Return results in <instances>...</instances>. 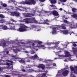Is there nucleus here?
Listing matches in <instances>:
<instances>
[{
	"label": "nucleus",
	"instance_id": "1",
	"mask_svg": "<svg viewBox=\"0 0 77 77\" xmlns=\"http://www.w3.org/2000/svg\"><path fill=\"white\" fill-rule=\"evenodd\" d=\"M24 9H25L26 12H29L31 13H28L27 14L25 13L22 14L23 15H24L25 17H30V16L29 15H32V16H35V11L33 9H31L30 8H24Z\"/></svg>",
	"mask_w": 77,
	"mask_h": 77
},
{
	"label": "nucleus",
	"instance_id": "2",
	"mask_svg": "<svg viewBox=\"0 0 77 77\" xmlns=\"http://www.w3.org/2000/svg\"><path fill=\"white\" fill-rule=\"evenodd\" d=\"M20 26V27L17 29L18 32H26L27 30H30L32 29V27H27L23 24L21 23Z\"/></svg>",
	"mask_w": 77,
	"mask_h": 77
},
{
	"label": "nucleus",
	"instance_id": "3",
	"mask_svg": "<svg viewBox=\"0 0 77 77\" xmlns=\"http://www.w3.org/2000/svg\"><path fill=\"white\" fill-rule=\"evenodd\" d=\"M21 22H25L27 24H29V23H36V21L35 20V18L33 17L31 18L24 19L21 20Z\"/></svg>",
	"mask_w": 77,
	"mask_h": 77
},
{
	"label": "nucleus",
	"instance_id": "4",
	"mask_svg": "<svg viewBox=\"0 0 77 77\" xmlns=\"http://www.w3.org/2000/svg\"><path fill=\"white\" fill-rule=\"evenodd\" d=\"M21 43H16L14 44V46H13V48H16V50L14 49L13 51L14 53H17V51H20V50L21 49V46L20 45Z\"/></svg>",
	"mask_w": 77,
	"mask_h": 77
},
{
	"label": "nucleus",
	"instance_id": "5",
	"mask_svg": "<svg viewBox=\"0 0 77 77\" xmlns=\"http://www.w3.org/2000/svg\"><path fill=\"white\" fill-rule=\"evenodd\" d=\"M21 70L23 72H35V70L32 69H24V66H21Z\"/></svg>",
	"mask_w": 77,
	"mask_h": 77
},
{
	"label": "nucleus",
	"instance_id": "6",
	"mask_svg": "<svg viewBox=\"0 0 77 77\" xmlns=\"http://www.w3.org/2000/svg\"><path fill=\"white\" fill-rule=\"evenodd\" d=\"M4 65L8 66L6 67L7 69H13V66L12 64L6 62V63H4Z\"/></svg>",
	"mask_w": 77,
	"mask_h": 77
},
{
	"label": "nucleus",
	"instance_id": "7",
	"mask_svg": "<svg viewBox=\"0 0 77 77\" xmlns=\"http://www.w3.org/2000/svg\"><path fill=\"white\" fill-rule=\"evenodd\" d=\"M57 29H63V30H66V27H65V26H64L63 24H62L61 26L60 25H57Z\"/></svg>",
	"mask_w": 77,
	"mask_h": 77
},
{
	"label": "nucleus",
	"instance_id": "8",
	"mask_svg": "<svg viewBox=\"0 0 77 77\" xmlns=\"http://www.w3.org/2000/svg\"><path fill=\"white\" fill-rule=\"evenodd\" d=\"M57 27H54L52 28V35H54V34H56V32H59V31H58V30H59V29H57Z\"/></svg>",
	"mask_w": 77,
	"mask_h": 77
},
{
	"label": "nucleus",
	"instance_id": "9",
	"mask_svg": "<svg viewBox=\"0 0 77 77\" xmlns=\"http://www.w3.org/2000/svg\"><path fill=\"white\" fill-rule=\"evenodd\" d=\"M8 24L9 25H12V26H11V27L8 28V29L9 30H15L16 29H15V24L14 23H8Z\"/></svg>",
	"mask_w": 77,
	"mask_h": 77
},
{
	"label": "nucleus",
	"instance_id": "10",
	"mask_svg": "<svg viewBox=\"0 0 77 77\" xmlns=\"http://www.w3.org/2000/svg\"><path fill=\"white\" fill-rule=\"evenodd\" d=\"M1 42H2L1 46H2L3 48L5 47L6 46V43L5 40H4L3 39H1Z\"/></svg>",
	"mask_w": 77,
	"mask_h": 77
},
{
	"label": "nucleus",
	"instance_id": "11",
	"mask_svg": "<svg viewBox=\"0 0 77 77\" xmlns=\"http://www.w3.org/2000/svg\"><path fill=\"white\" fill-rule=\"evenodd\" d=\"M60 42L59 41L57 42V43H53V44H55V46L54 47H51V49H53V50L55 49V48H56L57 47H58V44H59Z\"/></svg>",
	"mask_w": 77,
	"mask_h": 77
},
{
	"label": "nucleus",
	"instance_id": "12",
	"mask_svg": "<svg viewBox=\"0 0 77 77\" xmlns=\"http://www.w3.org/2000/svg\"><path fill=\"white\" fill-rule=\"evenodd\" d=\"M34 42L35 43H37L38 44L37 45V47H38V48H39L42 45H41V44L42 43V42L38 40H35Z\"/></svg>",
	"mask_w": 77,
	"mask_h": 77
},
{
	"label": "nucleus",
	"instance_id": "13",
	"mask_svg": "<svg viewBox=\"0 0 77 77\" xmlns=\"http://www.w3.org/2000/svg\"><path fill=\"white\" fill-rule=\"evenodd\" d=\"M38 56L36 54H35L33 56H31L30 57L29 55H28V57L26 58V59H35V58H37L38 57Z\"/></svg>",
	"mask_w": 77,
	"mask_h": 77
},
{
	"label": "nucleus",
	"instance_id": "14",
	"mask_svg": "<svg viewBox=\"0 0 77 77\" xmlns=\"http://www.w3.org/2000/svg\"><path fill=\"white\" fill-rule=\"evenodd\" d=\"M65 53V54H66L64 56V57H70L71 56V54H70V53L69 52H68L67 51H64Z\"/></svg>",
	"mask_w": 77,
	"mask_h": 77
},
{
	"label": "nucleus",
	"instance_id": "15",
	"mask_svg": "<svg viewBox=\"0 0 77 77\" xmlns=\"http://www.w3.org/2000/svg\"><path fill=\"white\" fill-rule=\"evenodd\" d=\"M52 14L53 15H54L55 17H56L57 16H59V14L58 13V12L56 10H54L52 12Z\"/></svg>",
	"mask_w": 77,
	"mask_h": 77
},
{
	"label": "nucleus",
	"instance_id": "16",
	"mask_svg": "<svg viewBox=\"0 0 77 77\" xmlns=\"http://www.w3.org/2000/svg\"><path fill=\"white\" fill-rule=\"evenodd\" d=\"M70 25L69 26V27L70 29H75L76 28V26L74 24V23H70Z\"/></svg>",
	"mask_w": 77,
	"mask_h": 77
},
{
	"label": "nucleus",
	"instance_id": "17",
	"mask_svg": "<svg viewBox=\"0 0 77 77\" xmlns=\"http://www.w3.org/2000/svg\"><path fill=\"white\" fill-rule=\"evenodd\" d=\"M37 67L38 68H42V69H44V68H45V65H44L39 64L37 66Z\"/></svg>",
	"mask_w": 77,
	"mask_h": 77
},
{
	"label": "nucleus",
	"instance_id": "18",
	"mask_svg": "<svg viewBox=\"0 0 77 77\" xmlns=\"http://www.w3.org/2000/svg\"><path fill=\"white\" fill-rule=\"evenodd\" d=\"M69 73V72L68 70H65L63 72L62 74L63 76H66Z\"/></svg>",
	"mask_w": 77,
	"mask_h": 77
},
{
	"label": "nucleus",
	"instance_id": "19",
	"mask_svg": "<svg viewBox=\"0 0 77 77\" xmlns=\"http://www.w3.org/2000/svg\"><path fill=\"white\" fill-rule=\"evenodd\" d=\"M22 4L23 5H30V2L28 1L27 0H25L24 2L22 1L21 2Z\"/></svg>",
	"mask_w": 77,
	"mask_h": 77
},
{
	"label": "nucleus",
	"instance_id": "20",
	"mask_svg": "<svg viewBox=\"0 0 77 77\" xmlns=\"http://www.w3.org/2000/svg\"><path fill=\"white\" fill-rule=\"evenodd\" d=\"M29 2L30 5H35L36 4V2L35 0H30Z\"/></svg>",
	"mask_w": 77,
	"mask_h": 77
},
{
	"label": "nucleus",
	"instance_id": "21",
	"mask_svg": "<svg viewBox=\"0 0 77 77\" xmlns=\"http://www.w3.org/2000/svg\"><path fill=\"white\" fill-rule=\"evenodd\" d=\"M15 16L17 17H19L20 16V13L18 12H15Z\"/></svg>",
	"mask_w": 77,
	"mask_h": 77
},
{
	"label": "nucleus",
	"instance_id": "22",
	"mask_svg": "<svg viewBox=\"0 0 77 77\" xmlns=\"http://www.w3.org/2000/svg\"><path fill=\"white\" fill-rule=\"evenodd\" d=\"M18 61L20 63H26V61L24 60L23 59L18 60Z\"/></svg>",
	"mask_w": 77,
	"mask_h": 77
},
{
	"label": "nucleus",
	"instance_id": "23",
	"mask_svg": "<svg viewBox=\"0 0 77 77\" xmlns=\"http://www.w3.org/2000/svg\"><path fill=\"white\" fill-rule=\"evenodd\" d=\"M50 6L51 7H52V9H55L57 8L56 6L55 5L52 4V5H50ZM50 10H51V9H50Z\"/></svg>",
	"mask_w": 77,
	"mask_h": 77
},
{
	"label": "nucleus",
	"instance_id": "24",
	"mask_svg": "<svg viewBox=\"0 0 77 77\" xmlns=\"http://www.w3.org/2000/svg\"><path fill=\"white\" fill-rule=\"evenodd\" d=\"M44 21L45 22L43 23L44 24H47V25H49V24L48 23V22L49 21L48 19H46V20H45Z\"/></svg>",
	"mask_w": 77,
	"mask_h": 77
},
{
	"label": "nucleus",
	"instance_id": "25",
	"mask_svg": "<svg viewBox=\"0 0 77 77\" xmlns=\"http://www.w3.org/2000/svg\"><path fill=\"white\" fill-rule=\"evenodd\" d=\"M51 4L54 5V4H56L57 3L56 0H51Z\"/></svg>",
	"mask_w": 77,
	"mask_h": 77
},
{
	"label": "nucleus",
	"instance_id": "26",
	"mask_svg": "<svg viewBox=\"0 0 77 77\" xmlns=\"http://www.w3.org/2000/svg\"><path fill=\"white\" fill-rule=\"evenodd\" d=\"M71 17L77 20V14H73L71 15Z\"/></svg>",
	"mask_w": 77,
	"mask_h": 77
},
{
	"label": "nucleus",
	"instance_id": "27",
	"mask_svg": "<svg viewBox=\"0 0 77 77\" xmlns=\"http://www.w3.org/2000/svg\"><path fill=\"white\" fill-rule=\"evenodd\" d=\"M69 33V31L68 30H64V32L63 34L64 35H68V34Z\"/></svg>",
	"mask_w": 77,
	"mask_h": 77
},
{
	"label": "nucleus",
	"instance_id": "28",
	"mask_svg": "<svg viewBox=\"0 0 77 77\" xmlns=\"http://www.w3.org/2000/svg\"><path fill=\"white\" fill-rule=\"evenodd\" d=\"M2 29L3 30H8V29H9L8 28V26H7L4 25L3 27H2Z\"/></svg>",
	"mask_w": 77,
	"mask_h": 77
},
{
	"label": "nucleus",
	"instance_id": "29",
	"mask_svg": "<svg viewBox=\"0 0 77 77\" xmlns=\"http://www.w3.org/2000/svg\"><path fill=\"white\" fill-rule=\"evenodd\" d=\"M41 75H42L41 77H45L47 75V73H43L42 74H41Z\"/></svg>",
	"mask_w": 77,
	"mask_h": 77
},
{
	"label": "nucleus",
	"instance_id": "30",
	"mask_svg": "<svg viewBox=\"0 0 77 77\" xmlns=\"http://www.w3.org/2000/svg\"><path fill=\"white\" fill-rule=\"evenodd\" d=\"M6 22V21H5V20L3 19H1L0 20V23H5Z\"/></svg>",
	"mask_w": 77,
	"mask_h": 77
},
{
	"label": "nucleus",
	"instance_id": "31",
	"mask_svg": "<svg viewBox=\"0 0 77 77\" xmlns=\"http://www.w3.org/2000/svg\"><path fill=\"white\" fill-rule=\"evenodd\" d=\"M63 22L65 23H66L67 24H70V23L69 21H68V20H63Z\"/></svg>",
	"mask_w": 77,
	"mask_h": 77
},
{
	"label": "nucleus",
	"instance_id": "32",
	"mask_svg": "<svg viewBox=\"0 0 77 77\" xmlns=\"http://www.w3.org/2000/svg\"><path fill=\"white\" fill-rule=\"evenodd\" d=\"M1 59L0 60V62H2L3 61V62H5V60L6 59L5 57H1Z\"/></svg>",
	"mask_w": 77,
	"mask_h": 77
},
{
	"label": "nucleus",
	"instance_id": "33",
	"mask_svg": "<svg viewBox=\"0 0 77 77\" xmlns=\"http://www.w3.org/2000/svg\"><path fill=\"white\" fill-rule=\"evenodd\" d=\"M11 16H13V17H14V16H15V12H11Z\"/></svg>",
	"mask_w": 77,
	"mask_h": 77
},
{
	"label": "nucleus",
	"instance_id": "34",
	"mask_svg": "<svg viewBox=\"0 0 77 77\" xmlns=\"http://www.w3.org/2000/svg\"><path fill=\"white\" fill-rule=\"evenodd\" d=\"M39 48H43V49H44V48H45L46 47H45V46L44 45H42Z\"/></svg>",
	"mask_w": 77,
	"mask_h": 77
},
{
	"label": "nucleus",
	"instance_id": "35",
	"mask_svg": "<svg viewBox=\"0 0 77 77\" xmlns=\"http://www.w3.org/2000/svg\"><path fill=\"white\" fill-rule=\"evenodd\" d=\"M26 58H25V59H26ZM28 59L26 60V62L27 63H30V61H31V60H30V58H26Z\"/></svg>",
	"mask_w": 77,
	"mask_h": 77
},
{
	"label": "nucleus",
	"instance_id": "36",
	"mask_svg": "<svg viewBox=\"0 0 77 77\" xmlns=\"http://www.w3.org/2000/svg\"><path fill=\"white\" fill-rule=\"evenodd\" d=\"M72 11L73 12H76L77 9L76 8H72Z\"/></svg>",
	"mask_w": 77,
	"mask_h": 77
},
{
	"label": "nucleus",
	"instance_id": "37",
	"mask_svg": "<svg viewBox=\"0 0 77 77\" xmlns=\"http://www.w3.org/2000/svg\"><path fill=\"white\" fill-rule=\"evenodd\" d=\"M46 45H51V44H53V43H51V42H47L45 43Z\"/></svg>",
	"mask_w": 77,
	"mask_h": 77
},
{
	"label": "nucleus",
	"instance_id": "38",
	"mask_svg": "<svg viewBox=\"0 0 77 77\" xmlns=\"http://www.w3.org/2000/svg\"><path fill=\"white\" fill-rule=\"evenodd\" d=\"M0 18H5V16L2 14H0Z\"/></svg>",
	"mask_w": 77,
	"mask_h": 77
},
{
	"label": "nucleus",
	"instance_id": "39",
	"mask_svg": "<svg viewBox=\"0 0 77 77\" xmlns=\"http://www.w3.org/2000/svg\"><path fill=\"white\" fill-rule=\"evenodd\" d=\"M13 57H15L16 59H21V58H19L18 57H17V55L15 56H13Z\"/></svg>",
	"mask_w": 77,
	"mask_h": 77
},
{
	"label": "nucleus",
	"instance_id": "40",
	"mask_svg": "<svg viewBox=\"0 0 77 77\" xmlns=\"http://www.w3.org/2000/svg\"><path fill=\"white\" fill-rule=\"evenodd\" d=\"M28 66H26V69H27V68H31V66H32L30 65H28Z\"/></svg>",
	"mask_w": 77,
	"mask_h": 77
},
{
	"label": "nucleus",
	"instance_id": "41",
	"mask_svg": "<svg viewBox=\"0 0 77 77\" xmlns=\"http://www.w3.org/2000/svg\"><path fill=\"white\" fill-rule=\"evenodd\" d=\"M8 5L6 4H2V6L3 7H4L5 8H6V7H7Z\"/></svg>",
	"mask_w": 77,
	"mask_h": 77
},
{
	"label": "nucleus",
	"instance_id": "42",
	"mask_svg": "<svg viewBox=\"0 0 77 77\" xmlns=\"http://www.w3.org/2000/svg\"><path fill=\"white\" fill-rule=\"evenodd\" d=\"M39 15V17H42V16L44 15V14H43V13L42 12Z\"/></svg>",
	"mask_w": 77,
	"mask_h": 77
},
{
	"label": "nucleus",
	"instance_id": "43",
	"mask_svg": "<svg viewBox=\"0 0 77 77\" xmlns=\"http://www.w3.org/2000/svg\"><path fill=\"white\" fill-rule=\"evenodd\" d=\"M59 30H60V32L61 33H63H63L64 32V30H60V29L59 28V29H58Z\"/></svg>",
	"mask_w": 77,
	"mask_h": 77
},
{
	"label": "nucleus",
	"instance_id": "44",
	"mask_svg": "<svg viewBox=\"0 0 77 77\" xmlns=\"http://www.w3.org/2000/svg\"><path fill=\"white\" fill-rule=\"evenodd\" d=\"M10 2H13V3H14V2H16V3H17L16 2H15L14 0H10Z\"/></svg>",
	"mask_w": 77,
	"mask_h": 77
},
{
	"label": "nucleus",
	"instance_id": "45",
	"mask_svg": "<svg viewBox=\"0 0 77 77\" xmlns=\"http://www.w3.org/2000/svg\"><path fill=\"white\" fill-rule=\"evenodd\" d=\"M61 2H66L67 0H60Z\"/></svg>",
	"mask_w": 77,
	"mask_h": 77
},
{
	"label": "nucleus",
	"instance_id": "46",
	"mask_svg": "<svg viewBox=\"0 0 77 77\" xmlns=\"http://www.w3.org/2000/svg\"><path fill=\"white\" fill-rule=\"evenodd\" d=\"M3 25H0V29H3Z\"/></svg>",
	"mask_w": 77,
	"mask_h": 77
},
{
	"label": "nucleus",
	"instance_id": "47",
	"mask_svg": "<svg viewBox=\"0 0 77 77\" xmlns=\"http://www.w3.org/2000/svg\"><path fill=\"white\" fill-rule=\"evenodd\" d=\"M44 13L45 14H48V13H49V11H44Z\"/></svg>",
	"mask_w": 77,
	"mask_h": 77
},
{
	"label": "nucleus",
	"instance_id": "48",
	"mask_svg": "<svg viewBox=\"0 0 77 77\" xmlns=\"http://www.w3.org/2000/svg\"><path fill=\"white\" fill-rule=\"evenodd\" d=\"M34 53H35V52L34 51H32L31 53V54H33Z\"/></svg>",
	"mask_w": 77,
	"mask_h": 77
},
{
	"label": "nucleus",
	"instance_id": "49",
	"mask_svg": "<svg viewBox=\"0 0 77 77\" xmlns=\"http://www.w3.org/2000/svg\"><path fill=\"white\" fill-rule=\"evenodd\" d=\"M17 10H19V11H21V9H20L19 8H17V9H16V11H17Z\"/></svg>",
	"mask_w": 77,
	"mask_h": 77
},
{
	"label": "nucleus",
	"instance_id": "50",
	"mask_svg": "<svg viewBox=\"0 0 77 77\" xmlns=\"http://www.w3.org/2000/svg\"><path fill=\"white\" fill-rule=\"evenodd\" d=\"M73 45L74 47H77V45L75 43H74L73 44Z\"/></svg>",
	"mask_w": 77,
	"mask_h": 77
},
{
	"label": "nucleus",
	"instance_id": "51",
	"mask_svg": "<svg viewBox=\"0 0 77 77\" xmlns=\"http://www.w3.org/2000/svg\"><path fill=\"white\" fill-rule=\"evenodd\" d=\"M58 73H59V74H60L62 73V71L61 70H59V71H58Z\"/></svg>",
	"mask_w": 77,
	"mask_h": 77
},
{
	"label": "nucleus",
	"instance_id": "52",
	"mask_svg": "<svg viewBox=\"0 0 77 77\" xmlns=\"http://www.w3.org/2000/svg\"><path fill=\"white\" fill-rule=\"evenodd\" d=\"M43 17H41V19L40 20V21H43Z\"/></svg>",
	"mask_w": 77,
	"mask_h": 77
},
{
	"label": "nucleus",
	"instance_id": "53",
	"mask_svg": "<svg viewBox=\"0 0 77 77\" xmlns=\"http://www.w3.org/2000/svg\"><path fill=\"white\" fill-rule=\"evenodd\" d=\"M59 76H60V75L59 74H57L56 75V77H58Z\"/></svg>",
	"mask_w": 77,
	"mask_h": 77
},
{
	"label": "nucleus",
	"instance_id": "54",
	"mask_svg": "<svg viewBox=\"0 0 77 77\" xmlns=\"http://www.w3.org/2000/svg\"><path fill=\"white\" fill-rule=\"evenodd\" d=\"M53 65L54 66H56V63H53Z\"/></svg>",
	"mask_w": 77,
	"mask_h": 77
},
{
	"label": "nucleus",
	"instance_id": "55",
	"mask_svg": "<svg viewBox=\"0 0 77 77\" xmlns=\"http://www.w3.org/2000/svg\"><path fill=\"white\" fill-rule=\"evenodd\" d=\"M31 42V40H30V41H28V42H27V44H30Z\"/></svg>",
	"mask_w": 77,
	"mask_h": 77
},
{
	"label": "nucleus",
	"instance_id": "56",
	"mask_svg": "<svg viewBox=\"0 0 77 77\" xmlns=\"http://www.w3.org/2000/svg\"><path fill=\"white\" fill-rule=\"evenodd\" d=\"M40 2H45V0H39Z\"/></svg>",
	"mask_w": 77,
	"mask_h": 77
},
{
	"label": "nucleus",
	"instance_id": "57",
	"mask_svg": "<svg viewBox=\"0 0 77 77\" xmlns=\"http://www.w3.org/2000/svg\"><path fill=\"white\" fill-rule=\"evenodd\" d=\"M11 21H13V22H15V21L14 20V19H11Z\"/></svg>",
	"mask_w": 77,
	"mask_h": 77
},
{
	"label": "nucleus",
	"instance_id": "58",
	"mask_svg": "<svg viewBox=\"0 0 77 77\" xmlns=\"http://www.w3.org/2000/svg\"><path fill=\"white\" fill-rule=\"evenodd\" d=\"M72 33H74L73 32H72V31L70 32H69V34H70V35H71V34Z\"/></svg>",
	"mask_w": 77,
	"mask_h": 77
},
{
	"label": "nucleus",
	"instance_id": "59",
	"mask_svg": "<svg viewBox=\"0 0 77 77\" xmlns=\"http://www.w3.org/2000/svg\"><path fill=\"white\" fill-rule=\"evenodd\" d=\"M2 69H6V67H2Z\"/></svg>",
	"mask_w": 77,
	"mask_h": 77
},
{
	"label": "nucleus",
	"instance_id": "60",
	"mask_svg": "<svg viewBox=\"0 0 77 77\" xmlns=\"http://www.w3.org/2000/svg\"><path fill=\"white\" fill-rule=\"evenodd\" d=\"M5 77H10V76H9V75H6L5 76Z\"/></svg>",
	"mask_w": 77,
	"mask_h": 77
},
{
	"label": "nucleus",
	"instance_id": "61",
	"mask_svg": "<svg viewBox=\"0 0 77 77\" xmlns=\"http://www.w3.org/2000/svg\"><path fill=\"white\" fill-rule=\"evenodd\" d=\"M25 53H28L29 52L27 51H24Z\"/></svg>",
	"mask_w": 77,
	"mask_h": 77
},
{
	"label": "nucleus",
	"instance_id": "62",
	"mask_svg": "<svg viewBox=\"0 0 77 77\" xmlns=\"http://www.w3.org/2000/svg\"><path fill=\"white\" fill-rule=\"evenodd\" d=\"M57 50H60V47H58L57 48Z\"/></svg>",
	"mask_w": 77,
	"mask_h": 77
},
{
	"label": "nucleus",
	"instance_id": "63",
	"mask_svg": "<svg viewBox=\"0 0 77 77\" xmlns=\"http://www.w3.org/2000/svg\"><path fill=\"white\" fill-rule=\"evenodd\" d=\"M60 11H62V8H60L59 9Z\"/></svg>",
	"mask_w": 77,
	"mask_h": 77
},
{
	"label": "nucleus",
	"instance_id": "64",
	"mask_svg": "<svg viewBox=\"0 0 77 77\" xmlns=\"http://www.w3.org/2000/svg\"><path fill=\"white\" fill-rule=\"evenodd\" d=\"M6 53H7V54H9V51H6Z\"/></svg>",
	"mask_w": 77,
	"mask_h": 77
}]
</instances>
